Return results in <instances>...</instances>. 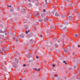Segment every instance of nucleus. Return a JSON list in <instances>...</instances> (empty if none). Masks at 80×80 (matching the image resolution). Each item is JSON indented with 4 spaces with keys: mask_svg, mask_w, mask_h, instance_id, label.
Here are the masks:
<instances>
[{
    "mask_svg": "<svg viewBox=\"0 0 80 80\" xmlns=\"http://www.w3.org/2000/svg\"><path fill=\"white\" fill-rule=\"evenodd\" d=\"M50 27H51V28L52 29H54L55 27V24L53 23H52L50 25Z\"/></svg>",
    "mask_w": 80,
    "mask_h": 80,
    "instance_id": "f257e3e1",
    "label": "nucleus"
},
{
    "mask_svg": "<svg viewBox=\"0 0 80 80\" xmlns=\"http://www.w3.org/2000/svg\"><path fill=\"white\" fill-rule=\"evenodd\" d=\"M78 28V27L77 23H76V25L73 27V29H74V30H77V28Z\"/></svg>",
    "mask_w": 80,
    "mask_h": 80,
    "instance_id": "f03ea898",
    "label": "nucleus"
},
{
    "mask_svg": "<svg viewBox=\"0 0 80 80\" xmlns=\"http://www.w3.org/2000/svg\"><path fill=\"white\" fill-rule=\"evenodd\" d=\"M63 32H66L68 31V29L67 27H65L62 29Z\"/></svg>",
    "mask_w": 80,
    "mask_h": 80,
    "instance_id": "7ed1b4c3",
    "label": "nucleus"
},
{
    "mask_svg": "<svg viewBox=\"0 0 80 80\" xmlns=\"http://www.w3.org/2000/svg\"><path fill=\"white\" fill-rule=\"evenodd\" d=\"M61 18H63V19H64V20H65L66 18V16L65 15H62L61 16Z\"/></svg>",
    "mask_w": 80,
    "mask_h": 80,
    "instance_id": "20e7f679",
    "label": "nucleus"
},
{
    "mask_svg": "<svg viewBox=\"0 0 80 80\" xmlns=\"http://www.w3.org/2000/svg\"><path fill=\"white\" fill-rule=\"evenodd\" d=\"M73 37L75 38H77L78 37V34H75L73 35Z\"/></svg>",
    "mask_w": 80,
    "mask_h": 80,
    "instance_id": "39448f33",
    "label": "nucleus"
},
{
    "mask_svg": "<svg viewBox=\"0 0 80 80\" xmlns=\"http://www.w3.org/2000/svg\"><path fill=\"white\" fill-rule=\"evenodd\" d=\"M55 16H56V17H59V16H60V14L59 13L56 12L55 14Z\"/></svg>",
    "mask_w": 80,
    "mask_h": 80,
    "instance_id": "423d86ee",
    "label": "nucleus"
},
{
    "mask_svg": "<svg viewBox=\"0 0 80 80\" xmlns=\"http://www.w3.org/2000/svg\"><path fill=\"white\" fill-rule=\"evenodd\" d=\"M7 49V48L3 47V48H2V50L4 52Z\"/></svg>",
    "mask_w": 80,
    "mask_h": 80,
    "instance_id": "0eeeda50",
    "label": "nucleus"
},
{
    "mask_svg": "<svg viewBox=\"0 0 80 80\" xmlns=\"http://www.w3.org/2000/svg\"><path fill=\"white\" fill-rule=\"evenodd\" d=\"M68 48H65L64 51L65 53H68Z\"/></svg>",
    "mask_w": 80,
    "mask_h": 80,
    "instance_id": "6e6552de",
    "label": "nucleus"
},
{
    "mask_svg": "<svg viewBox=\"0 0 80 80\" xmlns=\"http://www.w3.org/2000/svg\"><path fill=\"white\" fill-rule=\"evenodd\" d=\"M2 68H3V70L5 72H6V71H7V69H6V67H4V66L2 67Z\"/></svg>",
    "mask_w": 80,
    "mask_h": 80,
    "instance_id": "1a4fd4ad",
    "label": "nucleus"
},
{
    "mask_svg": "<svg viewBox=\"0 0 80 80\" xmlns=\"http://www.w3.org/2000/svg\"><path fill=\"white\" fill-rule=\"evenodd\" d=\"M59 8L60 10H64V8L62 6H60L59 7Z\"/></svg>",
    "mask_w": 80,
    "mask_h": 80,
    "instance_id": "9d476101",
    "label": "nucleus"
},
{
    "mask_svg": "<svg viewBox=\"0 0 80 80\" xmlns=\"http://www.w3.org/2000/svg\"><path fill=\"white\" fill-rule=\"evenodd\" d=\"M24 37V35L23 34H21L20 35V38L21 39H22Z\"/></svg>",
    "mask_w": 80,
    "mask_h": 80,
    "instance_id": "9b49d317",
    "label": "nucleus"
},
{
    "mask_svg": "<svg viewBox=\"0 0 80 80\" xmlns=\"http://www.w3.org/2000/svg\"><path fill=\"white\" fill-rule=\"evenodd\" d=\"M5 77L7 79H8L10 77L9 75L8 74L6 75Z\"/></svg>",
    "mask_w": 80,
    "mask_h": 80,
    "instance_id": "f8f14e48",
    "label": "nucleus"
},
{
    "mask_svg": "<svg viewBox=\"0 0 80 80\" xmlns=\"http://www.w3.org/2000/svg\"><path fill=\"white\" fill-rule=\"evenodd\" d=\"M38 21H39V22H40L41 23H42V22H43V20L42 19H39L38 20Z\"/></svg>",
    "mask_w": 80,
    "mask_h": 80,
    "instance_id": "ddd939ff",
    "label": "nucleus"
},
{
    "mask_svg": "<svg viewBox=\"0 0 80 80\" xmlns=\"http://www.w3.org/2000/svg\"><path fill=\"white\" fill-rule=\"evenodd\" d=\"M67 35L66 34H64L62 35L63 38H65L66 37Z\"/></svg>",
    "mask_w": 80,
    "mask_h": 80,
    "instance_id": "4468645a",
    "label": "nucleus"
},
{
    "mask_svg": "<svg viewBox=\"0 0 80 80\" xmlns=\"http://www.w3.org/2000/svg\"><path fill=\"white\" fill-rule=\"evenodd\" d=\"M48 18H44V21H48Z\"/></svg>",
    "mask_w": 80,
    "mask_h": 80,
    "instance_id": "2eb2a0df",
    "label": "nucleus"
},
{
    "mask_svg": "<svg viewBox=\"0 0 80 80\" xmlns=\"http://www.w3.org/2000/svg\"><path fill=\"white\" fill-rule=\"evenodd\" d=\"M16 38H17V39H15V41H16V42H18V39H19V38H18V37H17Z\"/></svg>",
    "mask_w": 80,
    "mask_h": 80,
    "instance_id": "dca6fc26",
    "label": "nucleus"
},
{
    "mask_svg": "<svg viewBox=\"0 0 80 80\" xmlns=\"http://www.w3.org/2000/svg\"><path fill=\"white\" fill-rule=\"evenodd\" d=\"M68 18L69 19H71V18L72 19V18H73V17L72 16H70L68 17Z\"/></svg>",
    "mask_w": 80,
    "mask_h": 80,
    "instance_id": "f3484780",
    "label": "nucleus"
},
{
    "mask_svg": "<svg viewBox=\"0 0 80 80\" xmlns=\"http://www.w3.org/2000/svg\"><path fill=\"white\" fill-rule=\"evenodd\" d=\"M68 5L70 7H71L72 6V3H70L68 4Z\"/></svg>",
    "mask_w": 80,
    "mask_h": 80,
    "instance_id": "a211bd4d",
    "label": "nucleus"
},
{
    "mask_svg": "<svg viewBox=\"0 0 80 80\" xmlns=\"http://www.w3.org/2000/svg\"><path fill=\"white\" fill-rule=\"evenodd\" d=\"M69 21H67L65 22V24L67 25V24H69Z\"/></svg>",
    "mask_w": 80,
    "mask_h": 80,
    "instance_id": "6ab92c4d",
    "label": "nucleus"
},
{
    "mask_svg": "<svg viewBox=\"0 0 80 80\" xmlns=\"http://www.w3.org/2000/svg\"><path fill=\"white\" fill-rule=\"evenodd\" d=\"M63 63H64L65 64H67V63L65 61H63Z\"/></svg>",
    "mask_w": 80,
    "mask_h": 80,
    "instance_id": "aec40b11",
    "label": "nucleus"
},
{
    "mask_svg": "<svg viewBox=\"0 0 80 80\" xmlns=\"http://www.w3.org/2000/svg\"><path fill=\"white\" fill-rule=\"evenodd\" d=\"M38 13H37V14H34V17H37L38 15Z\"/></svg>",
    "mask_w": 80,
    "mask_h": 80,
    "instance_id": "412c9836",
    "label": "nucleus"
},
{
    "mask_svg": "<svg viewBox=\"0 0 80 80\" xmlns=\"http://www.w3.org/2000/svg\"><path fill=\"white\" fill-rule=\"evenodd\" d=\"M72 48L73 49H75V46L74 45H72Z\"/></svg>",
    "mask_w": 80,
    "mask_h": 80,
    "instance_id": "4be33fe9",
    "label": "nucleus"
},
{
    "mask_svg": "<svg viewBox=\"0 0 80 80\" xmlns=\"http://www.w3.org/2000/svg\"><path fill=\"white\" fill-rule=\"evenodd\" d=\"M0 33H4L5 32V31H3L2 30H0Z\"/></svg>",
    "mask_w": 80,
    "mask_h": 80,
    "instance_id": "5701e85b",
    "label": "nucleus"
},
{
    "mask_svg": "<svg viewBox=\"0 0 80 80\" xmlns=\"http://www.w3.org/2000/svg\"><path fill=\"white\" fill-rule=\"evenodd\" d=\"M46 31H47V32H50L51 30L50 29H47Z\"/></svg>",
    "mask_w": 80,
    "mask_h": 80,
    "instance_id": "b1692460",
    "label": "nucleus"
},
{
    "mask_svg": "<svg viewBox=\"0 0 80 80\" xmlns=\"http://www.w3.org/2000/svg\"><path fill=\"white\" fill-rule=\"evenodd\" d=\"M29 2H30L31 1H32V2H34V0H28Z\"/></svg>",
    "mask_w": 80,
    "mask_h": 80,
    "instance_id": "393cba45",
    "label": "nucleus"
},
{
    "mask_svg": "<svg viewBox=\"0 0 80 80\" xmlns=\"http://www.w3.org/2000/svg\"><path fill=\"white\" fill-rule=\"evenodd\" d=\"M77 16L78 17H80V13H78L77 14Z\"/></svg>",
    "mask_w": 80,
    "mask_h": 80,
    "instance_id": "a878e982",
    "label": "nucleus"
},
{
    "mask_svg": "<svg viewBox=\"0 0 80 80\" xmlns=\"http://www.w3.org/2000/svg\"><path fill=\"white\" fill-rule=\"evenodd\" d=\"M73 68L75 70H76L77 69V67L75 66H74L73 67Z\"/></svg>",
    "mask_w": 80,
    "mask_h": 80,
    "instance_id": "bb28decb",
    "label": "nucleus"
},
{
    "mask_svg": "<svg viewBox=\"0 0 80 80\" xmlns=\"http://www.w3.org/2000/svg\"><path fill=\"white\" fill-rule=\"evenodd\" d=\"M14 68H16L17 67V64H15L14 65Z\"/></svg>",
    "mask_w": 80,
    "mask_h": 80,
    "instance_id": "cd10ccee",
    "label": "nucleus"
},
{
    "mask_svg": "<svg viewBox=\"0 0 80 80\" xmlns=\"http://www.w3.org/2000/svg\"><path fill=\"white\" fill-rule=\"evenodd\" d=\"M42 16H45V15H46V14L43 13L42 14Z\"/></svg>",
    "mask_w": 80,
    "mask_h": 80,
    "instance_id": "c85d7f7f",
    "label": "nucleus"
},
{
    "mask_svg": "<svg viewBox=\"0 0 80 80\" xmlns=\"http://www.w3.org/2000/svg\"><path fill=\"white\" fill-rule=\"evenodd\" d=\"M10 12H13V10L12 9V8L10 9Z\"/></svg>",
    "mask_w": 80,
    "mask_h": 80,
    "instance_id": "c756f323",
    "label": "nucleus"
},
{
    "mask_svg": "<svg viewBox=\"0 0 80 80\" xmlns=\"http://www.w3.org/2000/svg\"><path fill=\"white\" fill-rule=\"evenodd\" d=\"M45 2H46V4H48V3L47 2V0H46V1H45Z\"/></svg>",
    "mask_w": 80,
    "mask_h": 80,
    "instance_id": "7c9ffc66",
    "label": "nucleus"
},
{
    "mask_svg": "<svg viewBox=\"0 0 80 80\" xmlns=\"http://www.w3.org/2000/svg\"><path fill=\"white\" fill-rule=\"evenodd\" d=\"M0 37H2V38H3L4 37V36L3 35H0Z\"/></svg>",
    "mask_w": 80,
    "mask_h": 80,
    "instance_id": "2f4dec72",
    "label": "nucleus"
},
{
    "mask_svg": "<svg viewBox=\"0 0 80 80\" xmlns=\"http://www.w3.org/2000/svg\"><path fill=\"white\" fill-rule=\"evenodd\" d=\"M30 50H31L32 49V46H31L30 48H29Z\"/></svg>",
    "mask_w": 80,
    "mask_h": 80,
    "instance_id": "473e14b6",
    "label": "nucleus"
},
{
    "mask_svg": "<svg viewBox=\"0 0 80 80\" xmlns=\"http://www.w3.org/2000/svg\"><path fill=\"white\" fill-rule=\"evenodd\" d=\"M69 20H70V21H72L73 20V19L72 18H72H70L69 19Z\"/></svg>",
    "mask_w": 80,
    "mask_h": 80,
    "instance_id": "72a5a7b5",
    "label": "nucleus"
},
{
    "mask_svg": "<svg viewBox=\"0 0 80 80\" xmlns=\"http://www.w3.org/2000/svg\"><path fill=\"white\" fill-rule=\"evenodd\" d=\"M66 2H69L70 1V0H66Z\"/></svg>",
    "mask_w": 80,
    "mask_h": 80,
    "instance_id": "f704fd0d",
    "label": "nucleus"
},
{
    "mask_svg": "<svg viewBox=\"0 0 80 80\" xmlns=\"http://www.w3.org/2000/svg\"><path fill=\"white\" fill-rule=\"evenodd\" d=\"M39 58V57L38 56L36 57V59H38Z\"/></svg>",
    "mask_w": 80,
    "mask_h": 80,
    "instance_id": "c9c22d12",
    "label": "nucleus"
},
{
    "mask_svg": "<svg viewBox=\"0 0 80 80\" xmlns=\"http://www.w3.org/2000/svg\"><path fill=\"white\" fill-rule=\"evenodd\" d=\"M26 64H23V66L24 67H26Z\"/></svg>",
    "mask_w": 80,
    "mask_h": 80,
    "instance_id": "e433bc0d",
    "label": "nucleus"
},
{
    "mask_svg": "<svg viewBox=\"0 0 80 80\" xmlns=\"http://www.w3.org/2000/svg\"><path fill=\"white\" fill-rule=\"evenodd\" d=\"M25 28L26 30H27V29H28V27H25Z\"/></svg>",
    "mask_w": 80,
    "mask_h": 80,
    "instance_id": "4c0bfd02",
    "label": "nucleus"
},
{
    "mask_svg": "<svg viewBox=\"0 0 80 80\" xmlns=\"http://www.w3.org/2000/svg\"><path fill=\"white\" fill-rule=\"evenodd\" d=\"M41 70L40 68H39V69H38V72H40V70Z\"/></svg>",
    "mask_w": 80,
    "mask_h": 80,
    "instance_id": "58836bf2",
    "label": "nucleus"
},
{
    "mask_svg": "<svg viewBox=\"0 0 80 80\" xmlns=\"http://www.w3.org/2000/svg\"><path fill=\"white\" fill-rule=\"evenodd\" d=\"M34 70H35V71H38V70H37L36 68H34Z\"/></svg>",
    "mask_w": 80,
    "mask_h": 80,
    "instance_id": "ea45409f",
    "label": "nucleus"
},
{
    "mask_svg": "<svg viewBox=\"0 0 80 80\" xmlns=\"http://www.w3.org/2000/svg\"><path fill=\"white\" fill-rule=\"evenodd\" d=\"M46 10L45 9L43 10V12H46Z\"/></svg>",
    "mask_w": 80,
    "mask_h": 80,
    "instance_id": "a19ab883",
    "label": "nucleus"
},
{
    "mask_svg": "<svg viewBox=\"0 0 80 80\" xmlns=\"http://www.w3.org/2000/svg\"><path fill=\"white\" fill-rule=\"evenodd\" d=\"M17 60V58H15V61H16V60Z\"/></svg>",
    "mask_w": 80,
    "mask_h": 80,
    "instance_id": "79ce46f5",
    "label": "nucleus"
},
{
    "mask_svg": "<svg viewBox=\"0 0 80 80\" xmlns=\"http://www.w3.org/2000/svg\"><path fill=\"white\" fill-rule=\"evenodd\" d=\"M54 46H57V44H54Z\"/></svg>",
    "mask_w": 80,
    "mask_h": 80,
    "instance_id": "37998d69",
    "label": "nucleus"
},
{
    "mask_svg": "<svg viewBox=\"0 0 80 80\" xmlns=\"http://www.w3.org/2000/svg\"><path fill=\"white\" fill-rule=\"evenodd\" d=\"M28 31H26V34H28Z\"/></svg>",
    "mask_w": 80,
    "mask_h": 80,
    "instance_id": "c03bdc74",
    "label": "nucleus"
},
{
    "mask_svg": "<svg viewBox=\"0 0 80 80\" xmlns=\"http://www.w3.org/2000/svg\"><path fill=\"white\" fill-rule=\"evenodd\" d=\"M55 65V64L52 65V66H53V67H54Z\"/></svg>",
    "mask_w": 80,
    "mask_h": 80,
    "instance_id": "a18cd8bd",
    "label": "nucleus"
},
{
    "mask_svg": "<svg viewBox=\"0 0 80 80\" xmlns=\"http://www.w3.org/2000/svg\"><path fill=\"white\" fill-rule=\"evenodd\" d=\"M8 6L9 7H12L11 5H8Z\"/></svg>",
    "mask_w": 80,
    "mask_h": 80,
    "instance_id": "49530a36",
    "label": "nucleus"
},
{
    "mask_svg": "<svg viewBox=\"0 0 80 80\" xmlns=\"http://www.w3.org/2000/svg\"><path fill=\"white\" fill-rule=\"evenodd\" d=\"M0 27H2V24H0Z\"/></svg>",
    "mask_w": 80,
    "mask_h": 80,
    "instance_id": "de8ad7c7",
    "label": "nucleus"
},
{
    "mask_svg": "<svg viewBox=\"0 0 80 80\" xmlns=\"http://www.w3.org/2000/svg\"><path fill=\"white\" fill-rule=\"evenodd\" d=\"M70 13H71V12H72V10H70L69 11Z\"/></svg>",
    "mask_w": 80,
    "mask_h": 80,
    "instance_id": "09e8293b",
    "label": "nucleus"
},
{
    "mask_svg": "<svg viewBox=\"0 0 80 80\" xmlns=\"http://www.w3.org/2000/svg\"><path fill=\"white\" fill-rule=\"evenodd\" d=\"M42 37V35H40V37Z\"/></svg>",
    "mask_w": 80,
    "mask_h": 80,
    "instance_id": "8fccbe9b",
    "label": "nucleus"
},
{
    "mask_svg": "<svg viewBox=\"0 0 80 80\" xmlns=\"http://www.w3.org/2000/svg\"><path fill=\"white\" fill-rule=\"evenodd\" d=\"M78 72H79V73H80V70H78Z\"/></svg>",
    "mask_w": 80,
    "mask_h": 80,
    "instance_id": "3c124183",
    "label": "nucleus"
},
{
    "mask_svg": "<svg viewBox=\"0 0 80 80\" xmlns=\"http://www.w3.org/2000/svg\"><path fill=\"white\" fill-rule=\"evenodd\" d=\"M54 76L55 77H57V76L56 75H54Z\"/></svg>",
    "mask_w": 80,
    "mask_h": 80,
    "instance_id": "603ef678",
    "label": "nucleus"
},
{
    "mask_svg": "<svg viewBox=\"0 0 80 80\" xmlns=\"http://www.w3.org/2000/svg\"><path fill=\"white\" fill-rule=\"evenodd\" d=\"M33 41V39H31L30 40V41Z\"/></svg>",
    "mask_w": 80,
    "mask_h": 80,
    "instance_id": "864d4df0",
    "label": "nucleus"
},
{
    "mask_svg": "<svg viewBox=\"0 0 80 80\" xmlns=\"http://www.w3.org/2000/svg\"><path fill=\"white\" fill-rule=\"evenodd\" d=\"M29 5H31V3H29Z\"/></svg>",
    "mask_w": 80,
    "mask_h": 80,
    "instance_id": "5fc2aeb1",
    "label": "nucleus"
},
{
    "mask_svg": "<svg viewBox=\"0 0 80 80\" xmlns=\"http://www.w3.org/2000/svg\"><path fill=\"white\" fill-rule=\"evenodd\" d=\"M43 25H44V26H45V23H43Z\"/></svg>",
    "mask_w": 80,
    "mask_h": 80,
    "instance_id": "6e6d98bb",
    "label": "nucleus"
},
{
    "mask_svg": "<svg viewBox=\"0 0 80 80\" xmlns=\"http://www.w3.org/2000/svg\"><path fill=\"white\" fill-rule=\"evenodd\" d=\"M79 54H80V50L79 51Z\"/></svg>",
    "mask_w": 80,
    "mask_h": 80,
    "instance_id": "4d7b16f0",
    "label": "nucleus"
},
{
    "mask_svg": "<svg viewBox=\"0 0 80 80\" xmlns=\"http://www.w3.org/2000/svg\"><path fill=\"white\" fill-rule=\"evenodd\" d=\"M2 52H1V51H0V53H2Z\"/></svg>",
    "mask_w": 80,
    "mask_h": 80,
    "instance_id": "13d9d810",
    "label": "nucleus"
},
{
    "mask_svg": "<svg viewBox=\"0 0 80 80\" xmlns=\"http://www.w3.org/2000/svg\"><path fill=\"white\" fill-rule=\"evenodd\" d=\"M79 46H80V45H78V47H79Z\"/></svg>",
    "mask_w": 80,
    "mask_h": 80,
    "instance_id": "bf43d9fd",
    "label": "nucleus"
},
{
    "mask_svg": "<svg viewBox=\"0 0 80 80\" xmlns=\"http://www.w3.org/2000/svg\"><path fill=\"white\" fill-rule=\"evenodd\" d=\"M28 32H29L30 31H29V30H28Z\"/></svg>",
    "mask_w": 80,
    "mask_h": 80,
    "instance_id": "052dcab7",
    "label": "nucleus"
},
{
    "mask_svg": "<svg viewBox=\"0 0 80 80\" xmlns=\"http://www.w3.org/2000/svg\"><path fill=\"white\" fill-rule=\"evenodd\" d=\"M79 22H80V18L79 19Z\"/></svg>",
    "mask_w": 80,
    "mask_h": 80,
    "instance_id": "680f3d73",
    "label": "nucleus"
},
{
    "mask_svg": "<svg viewBox=\"0 0 80 80\" xmlns=\"http://www.w3.org/2000/svg\"><path fill=\"white\" fill-rule=\"evenodd\" d=\"M62 1H64L65 0H62Z\"/></svg>",
    "mask_w": 80,
    "mask_h": 80,
    "instance_id": "e2e57ef3",
    "label": "nucleus"
},
{
    "mask_svg": "<svg viewBox=\"0 0 80 80\" xmlns=\"http://www.w3.org/2000/svg\"><path fill=\"white\" fill-rule=\"evenodd\" d=\"M18 54V53H17V54H16V55H17Z\"/></svg>",
    "mask_w": 80,
    "mask_h": 80,
    "instance_id": "0e129e2a",
    "label": "nucleus"
},
{
    "mask_svg": "<svg viewBox=\"0 0 80 80\" xmlns=\"http://www.w3.org/2000/svg\"><path fill=\"white\" fill-rule=\"evenodd\" d=\"M17 63H18V62H17Z\"/></svg>",
    "mask_w": 80,
    "mask_h": 80,
    "instance_id": "69168bd1",
    "label": "nucleus"
},
{
    "mask_svg": "<svg viewBox=\"0 0 80 80\" xmlns=\"http://www.w3.org/2000/svg\"><path fill=\"white\" fill-rule=\"evenodd\" d=\"M20 80H22V79H20Z\"/></svg>",
    "mask_w": 80,
    "mask_h": 80,
    "instance_id": "338daca9",
    "label": "nucleus"
},
{
    "mask_svg": "<svg viewBox=\"0 0 80 80\" xmlns=\"http://www.w3.org/2000/svg\"><path fill=\"white\" fill-rule=\"evenodd\" d=\"M79 10H80V9H79Z\"/></svg>",
    "mask_w": 80,
    "mask_h": 80,
    "instance_id": "774afa93",
    "label": "nucleus"
}]
</instances>
